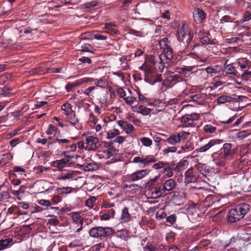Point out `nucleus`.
Here are the masks:
<instances>
[{"label":"nucleus","mask_w":251,"mask_h":251,"mask_svg":"<svg viewBox=\"0 0 251 251\" xmlns=\"http://www.w3.org/2000/svg\"><path fill=\"white\" fill-rule=\"evenodd\" d=\"M140 142L141 143L146 147H150L152 144V140L147 137H143L140 139Z\"/></svg>","instance_id":"de8ad7c7"},{"label":"nucleus","mask_w":251,"mask_h":251,"mask_svg":"<svg viewBox=\"0 0 251 251\" xmlns=\"http://www.w3.org/2000/svg\"><path fill=\"white\" fill-rule=\"evenodd\" d=\"M77 86H78V84H77V82L76 80L73 83H68L65 86V89L68 92H69L72 91L73 88Z\"/></svg>","instance_id":"680f3d73"},{"label":"nucleus","mask_w":251,"mask_h":251,"mask_svg":"<svg viewBox=\"0 0 251 251\" xmlns=\"http://www.w3.org/2000/svg\"><path fill=\"white\" fill-rule=\"evenodd\" d=\"M96 199L95 197H90L87 200L85 205L88 207L89 208H92L93 206V203L96 201Z\"/></svg>","instance_id":"0e129e2a"},{"label":"nucleus","mask_w":251,"mask_h":251,"mask_svg":"<svg viewBox=\"0 0 251 251\" xmlns=\"http://www.w3.org/2000/svg\"><path fill=\"white\" fill-rule=\"evenodd\" d=\"M191 100L197 104H200L203 102V99L201 94H197L190 97Z\"/></svg>","instance_id":"72a5a7b5"},{"label":"nucleus","mask_w":251,"mask_h":251,"mask_svg":"<svg viewBox=\"0 0 251 251\" xmlns=\"http://www.w3.org/2000/svg\"><path fill=\"white\" fill-rule=\"evenodd\" d=\"M144 251H159L157 246L153 242H149L143 247Z\"/></svg>","instance_id":"a878e982"},{"label":"nucleus","mask_w":251,"mask_h":251,"mask_svg":"<svg viewBox=\"0 0 251 251\" xmlns=\"http://www.w3.org/2000/svg\"><path fill=\"white\" fill-rule=\"evenodd\" d=\"M155 73H156V72H155V71L154 70V71H153V73L150 74V75H147L146 77H144V81L150 84L151 85L152 84L151 81H153V80L154 78V76L155 75Z\"/></svg>","instance_id":"49530a36"},{"label":"nucleus","mask_w":251,"mask_h":251,"mask_svg":"<svg viewBox=\"0 0 251 251\" xmlns=\"http://www.w3.org/2000/svg\"><path fill=\"white\" fill-rule=\"evenodd\" d=\"M64 158L60 160H56L54 162L55 167H57L59 171H63V168L70 166L72 164V159L74 158V155L69 151H65L62 153Z\"/></svg>","instance_id":"423d86ee"},{"label":"nucleus","mask_w":251,"mask_h":251,"mask_svg":"<svg viewBox=\"0 0 251 251\" xmlns=\"http://www.w3.org/2000/svg\"><path fill=\"white\" fill-rule=\"evenodd\" d=\"M95 84L97 87L105 88L108 86V82L104 77H102L100 79H96Z\"/></svg>","instance_id":"5701e85b"},{"label":"nucleus","mask_w":251,"mask_h":251,"mask_svg":"<svg viewBox=\"0 0 251 251\" xmlns=\"http://www.w3.org/2000/svg\"><path fill=\"white\" fill-rule=\"evenodd\" d=\"M72 190L73 188L71 187L58 188L55 190L56 193L58 195L70 194L72 193Z\"/></svg>","instance_id":"c85d7f7f"},{"label":"nucleus","mask_w":251,"mask_h":251,"mask_svg":"<svg viewBox=\"0 0 251 251\" xmlns=\"http://www.w3.org/2000/svg\"><path fill=\"white\" fill-rule=\"evenodd\" d=\"M124 129L127 134L130 133L134 129V126L131 124H128L127 123L126 125V126L124 127Z\"/></svg>","instance_id":"69168bd1"},{"label":"nucleus","mask_w":251,"mask_h":251,"mask_svg":"<svg viewBox=\"0 0 251 251\" xmlns=\"http://www.w3.org/2000/svg\"><path fill=\"white\" fill-rule=\"evenodd\" d=\"M75 175V173L74 171L68 170L61 174L57 179L59 180H72L74 178Z\"/></svg>","instance_id":"ddd939ff"},{"label":"nucleus","mask_w":251,"mask_h":251,"mask_svg":"<svg viewBox=\"0 0 251 251\" xmlns=\"http://www.w3.org/2000/svg\"><path fill=\"white\" fill-rule=\"evenodd\" d=\"M164 53H161L159 56V59L161 60H171L173 56V50L171 48L164 50Z\"/></svg>","instance_id":"412c9836"},{"label":"nucleus","mask_w":251,"mask_h":251,"mask_svg":"<svg viewBox=\"0 0 251 251\" xmlns=\"http://www.w3.org/2000/svg\"><path fill=\"white\" fill-rule=\"evenodd\" d=\"M159 61L158 64H157L156 66L158 68L159 71L160 73H162L163 72L164 69L165 68V61H167L166 60H161V59H159Z\"/></svg>","instance_id":"052dcab7"},{"label":"nucleus","mask_w":251,"mask_h":251,"mask_svg":"<svg viewBox=\"0 0 251 251\" xmlns=\"http://www.w3.org/2000/svg\"><path fill=\"white\" fill-rule=\"evenodd\" d=\"M121 64L122 65V68L124 70H126L128 68L127 56L126 55H123L120 58Z\"/></svg>","instance_id":"4c0bfd02"},{"label":"nucleus","mask_w":251,"mask_h":251,"mask_svg":"<svg viewBox=\"0 0 251 251\" xmlns=\"http://www.w3.org/2000/svg\"><path fill=\"white\" fill-rule=\"evenodd\" d=\"M176 220V217L175 214H171L166 218V222L171 225L174 224Z\"/></svg>","instance_id":"13d9d810"},{"label":"nucleus","mask_w":251,"mask_h":251,"mask_svg":"<svg viewBox=\"0 0 251 251\" xmlns=\"http://www.w3.org/2000/svg\"><path fill=\"white\" fill-rule=\"evenodd\" d=\"M221 68L218 65H215L213 67H208L205 69V71L208 74H216L219 73Z\"/></svg>","instance_id":"f704fd0d"},{"label":"nucleus","mask_w":251,"mask_h":251,"mask_svg":"<svg viewBox=\"0 0 251 251\" xmlns=\"http://www.w3.org/2000/svg\"><path fill=\"white\" fill-rule=\"evenodd\" d=\"M46 133L48 135H51L53 134L54 136H56L60 134V131L57 127L50 124L49 125Z\"/></svg>","instance_id":"bb28decb"},{"label":"nucleus","mask_w":251,"mask_h":251,"mask_svg":"<svg viewBox=\"0 0 251 251\" xmlns=\"http://www.w3.org/2000/svg\"><path fill=\"white\" fill-rule=\"evenodd\" d=\"M159 46L161 49L163 50H165V49H167L170 48L169 46V42L168 41V38H163L159 41Z\"/></svg>","instance_id":"e433bc0d"},{"label":"nucleus","mask_w":251,"mask_h":251,"mask_svg":"<svg viewBox=\"0 0 251 251\" xmlns=\"http://www.w3.org/2000/svg\"><path fill=\"white\" fill-rule=\"evenodd\" d=\"M13 156L11 153L3 154L0 156V165L3 166L12 160Z\"/></svg>","instance_id":"4be33fe9"},{"label":"nucleus","mask_w":251,"mask_h":251,"mask_svg":"<svg viewBox=\"0 0 251 251\" xmlns=\"http://www.w3.org/2000/svg\"><path fill=\"white\" fill-rule=\"evenodd\" d=\"M217 140H210L207 144L203 146L196 149L197 152H204L208 151L210 148L217 144Z\"/></svg>","instance_id":"dca6fc26"},{"label":"nucleus","mask_w":251,"mask_h":251,"mask_svg":"<svg viewBox=\"0 0 251 251\" xmlns=\"http://www.w3.org/2000/svg\"><path fill=\"white\" fill-rule=\"evenodd\" d=\"M189 134V133L184 131L181 133H178L176 135L173 134L167 139L166 141L170 145L174 146L180 142L181 138L183 136H185L186 135Z\"/></svg>","instance_id":"9d476101"},{"label":"nucleus","mask_w":251,"mask_h":251,"mask_svg":"<svg viewBox=\"0 0 251 251\" xmlns=\"http://www.w3.org/2000/svg\"><path fill=\"white\" fill-rule=\"evenodd\" d=\"M162 169L163 172H166V175L167 176L171 177L173 176V171L174 170V168L173 169L171 167L170 164L166 162Z\"/></svg>","instance_id":"7c9ffc66"},{"label":"nucleus","mask_w":251,"mask_h":251,"mask_svg":"<svg viewBox=\"0 0 251 251\" xmlns=\"http://www.w3.org/2000/svg\"><path fill=\"white\" fill-rule=\"evenodd\" d=\"M250 209V205L244 203L231 209L228 214V220L230 222H235L243 218Z\"/></svg>","instance_id":"7ed1b4c3"},{"label":"nucleus","mask_w":251,"mask_h":251,"mask_svg":"<svg viewBox=\"0 0 251 251\" xmlns=\"http://www.w3.org/2000/svg\"><path fill=\"white\" fill-rule=\"evenodd\" d=\"M200 118V114L197 113L185 114L181 117L180 122L186 124L185 127H193L195 126L194 122L198 121Z\"/></svg>","instance_id":"0eeeda50"},{"label":"nucleus","mask_w":251,"mask_h":251,"mask_svg":"<svg viewBox=\"0 0 251 251\" xmlns=\"http://www.w3.org/2000/svg\"><path fill=\"white\" fill-rule=\"evenodd\" d=\"M12 245L13 240L11 238H5L0 240V251L10 248Z\"/></svg>","instance_id":"6ab92c4d"},{"label":"nucleus","mask_w":251,"mask_h":251,"mask_svg":"<svg viewBox=\"0 0 251 251\" xmlns=\"http://www.w3.org/2000/svg\"><path fill=\"white\" fill-rule=\"evenodd\" d=\"M129 33L132 34L137 37H142L145 36V33L142 31H137L134 29H130L129 30Z\"/></svg>","instance_id":"bf43d9fd"},{"label":"nucleus","mask_w":251,"mask_h":251,"mask_svg":"<svg viewBox=\"0 0 251 251\" xmlns=\"http://www.w3.org/2000/svg\"><path fill=\"white\" fill-rule=\"evenodd\" d=\"M124 100L127 104L131 105L135 101L136 98L133 97H127L124 98Z\"/></svg>","instance_id":"338daca9"},{"label":"nucleus","mask_w":251,"mask_h":251,"mask_svg":"<svg viewBox=\"0 0 251 251\" xmlns=\"http://www.w3.org/2000/svg\"><path fill=\"white\" fill-rule=\"evenodd\" d=\"M61 109L64 111L65 115L67 116L70 113H72L74 111L72 109L71 104L69 102H66L61 106Z\"/></svg>","instance_id":"2f4dec72"},{"label":"nucleus","mask_w":251,"mask_h":251,"mask_svg":"<svg viewBox=\"0 0 251 251\" xmlns=\"http://www.w3.org/2000/svg\"><path fill=\"white\" fill-rule=\"evenodd\" d=\"M112 232V228L110 227L97 226L91 228L89 233L94 238L107 237L110 236Z\"/></svg>","instance_id":"39448f33"},{"label":"nucleus","mask_w":251,"mask_h":251,"mask_svg":"<svg viewBox=\"0 0 251 251\" xmlns=\"http://www.w3.org/2000/svg\"><path fill=\"white\" fill-rule=\"evenodd\" d=\"M231 147V144L225 143L218 152L212 154V160L217 166H223L228 159L232 158L234 152Z\"/></svg>","instance_id":"f257e3e1"},{"label":"nucleus","mask_w":251,"mask_h":251,"mask_svg":"<svg viewBox=\"0 0 251 251\" xmlns=\"http://www.w3.org/2000/svg\"><path fill=\"white\" fill-rule=\"evenodd\" d=\"M175 186V182L173 179H169L164 183L163 189H165L166 191H172Z\"/></svg>","instance_id":"393cba45"},{"label":"nucleus","mask_w":251,"mask_h":251,"mask_svg":"<svg viewBox=\"0 0 251 251\" xmlns=\"http://www.w3.org/2000/svg\"><path fill=\"white\" fill-rule=\"evenodd\" d=\"M72 217L74 222L75 223H80V225H83V220L81 219V216L78 213H73Z\"/></svg>","instance_id":"ea45409f"},{"label":"nucleus","mask_w":251,"mask_h":251,"mask_svg":"<svg viewBox=\"0 0 251 251\" xmlns=\"http://www.w3.org/2000/svg\"><path fill=\"white\" fill-rule=\"evenodd\" d=\"M195 21L201 22L205 18V15L202 9H197L193 13Z\"/></svg>","instance_id":"aec40b11"},{"label":"nucleus","mask_w":251,"mask_h":251,"mask_svg":"<svg viewBox=\"0 0 251 251\" xmlns=\"http://www.w3.org/2000/svg\"><path fill=\"white\" fill-rule=\"evenodd\" d=\"M251 133L246 130L239 131L236 134V137L239 140H242L249 136Z\"/></svg>","instance_id":"79ce46f5"},{"label":"nucleus","mask_w":251,"mask_h":251,"mask_svg":"<svg viewBox=\"0 0 251 251\" xmlns=\"http://www.w3.org/2000/svg\"><path fill=\"white\" fill-rule=\"evenodd\" d=\"M104 247V244L103 243H100L94 245L92 247V251H100Z\"/></svg>","instance_id":"e2e57ef3"},{"label":"nucleus","mask_w":251,"mask_h":251,"mask_svg":"<svg viewBox=\"0 0 251 251\" xmlns=\"http://www.w3.org/2000/svg\"><path fill=\"white\" fill-rule=\"evenodd\" d=\"M196 64L195 65L194 64L193 66H185V67H182L181 68V70L182 73H183L185 75H186L187 73L188 72H192L193 71V70L196 68Z\"/></svg>","instance_id":"4d7b16f0"},{"label":"nucleus","mask_w":251,"mask_h":251,"mask_svg":"<svg viewBox=\"0 0 251 251\" xmlns=\"http://www.w3.org/2000/svg\"><path fill=\"white\" fill-rule=\"evenodd\" d=\"M144 160L145 166L148 163L155 162L156 161V158L153 155H148L146 156L145 158H144Z\"/></svg>","instance_id":"603ef678"},{"label":"nucleus","mask_w":251,"mask_h":251,"mask_svg":"<svg viewBox=\"0 0 251 251\" xmlns=\"http://www.w3.org/2000/svg\"><path fill=\"white\" fill-rule=\"evenodd\" d=\"M98 4V2L96 1H92L84 4V7L87 9L88 11L91 10L92 8L96 6Z\"/></svg>","instance_id":"864d4df0"},{"label":"nucleus","mask_w":251,"mask_h":251,"mask_svg":"<svg viewBox=\"0 0 251 251\" xmlns=\"http://www.w3.org/2000/svg\"><path fill=\"white\" fill-rule=\"evenodd\" d=\"M115 214V211L113 209H109L108 212L100 216L101 220L107 221L111 218H113Z\"/></svg>","instance_id":"cd10ccee"},{"label":"nucleus","mask_w":251,"mask_h":251,"mask_svg":"<svg viewBox=\"0 0 251 251\" xmlns=\"http://www.w3.org/2000/svg\"><path fill=\"white\" fill-rule=\"evenodd\" d=\"M140 186L136 184H125L123 186V189L127 193L130 194H135L140 189Z\"/></svg>","instance_id":"2eb2a0df"},{"label":"nucleus","mask_w":251,"mask_h":251,"mask_svg":"<svg viewBox=\"0 0 251 251\" xmlns=\"http://www.w3.org/2000/svg\"><path fill=\"white\" fill-rule=\"evenodd\" d=\"M96 89L95 86H90L83 91V94L88 97H94V91Z\"/></svg>","instance_id":"37998d69"},{"label":"nucleus","mask_w":251,"mask_h":251,"mask_svg":"<svg viewBox=\"0 0 251 251\" xmlns=\"http://www.w3.org/2000/svg\"><path fill=\"white\" fill-rule=\"evenodd\" d=\"M11 93V90L7 87L0 88V95L5 97L9 96Z\"/></svg>","instance_id":"3c124183"},{"label":"nucleus","mask_w":251,"mask_h":251,"mask_svg":"<svg viewBox=\"0 0 251 251\" xmlns=\"http://www.w3.org/2000/svg\"><path fill=\"white\" fill-rule=\"evenodd\" d=\"M50 216L51 217V218L49 219L48 221V224L53 226H57L59 223V221L57 217L55 216L52 215H50Z\"/></svg>","instance_id":"09e8293b"},{"label":"nucleus","mask_w":251,"mask_h":251,"mask_svg":"<svg viewBox=\"0 0 251 251\" xmlns=\"http://www.w3.org/2000/svg\"><path fill=\"white\" fill-rule=\"evenodd\" d=\"M139 69L144 72L145 77L153 73V71L155 70L151 65L146 63H144L141 66L139 67Z\"/></svg>","instance_id":"f3484780"},{"label":"nucleus","mask_w":251,"mask_h":251,"mask_svg":"<svg viewBox=\"0 0 251 251\" xmlns=\"http://www.w3.org/2000/svg\"><path fill=\"white\" fill-rule=\"evenodd\" d=\"M94 49L93 46L90 44H84L81 46V50L80 51L81 52H93V50Z\"/></svg>","instance_id":"58836bf2"},{"label":"nucleus","mask_w":251,"mask_h":251,"mask_svg":"<svg viewBox=\"0 0 251 251\" xmlns=\"http://www.w3.org/2000/svg\"><path fill=\"white\" fill-rule=\"evenodd\" d=\"M66 118L67 120L69 122L70 124L74 126L76 129H79L81 128V126L79 123L78 120L76 118V115L75 111L70 113V114L66 116Z\"/></svg>","instance_id":"f8f14e48"},{"label":"nucleus","mask_w":251,"mask_h":251,"mask_svg":"<svg viewBox=\"0 0 251 251\" xmlns=\"http://www.w3.org/2000/svg\"><path fill=\"white\" fill-rule=\"evenodd\" d=\"M250 62L248 60L241 59L238 61L237 64L240 67L241 70H244L248 68Z\"/></svg>","instance_id":"c9c22d12"},{"label":"nucleus","mask_w":251,"mask_h":251,"mask_svg":"<svg viewBox=\"0 0 251 251\" xmlns=\"http://www.w3.org/2000/svg\"><path fill=\"white\" fill-rule=\"evenodd\" d=\"M193 36V32L189 30L185 24H183L177 30L178 40L184 44L186 43L188 45L191 43Z\"/></svg>","instance_id":"20e7f679"},{"label":"nucleus","mask_w":251,"mask_h":251,"mask_svg":"<svg viewBox=\"0 0 251 251\" xmlns=\"http://www.w3.org/2000/svg\"><path fill=\"white\" fill-rule=\"evenodd\" d=\"M83 166L85 171H94L97 168L96 164L91 163L84 164Z\"/></svg>","instance_id":"a18cd8bd"},{"label":"nucleus","mask_w":251,"mask_h":251,"mask_svg":"<svg viewBox=\"0 0 251 251\" xmlns=\"http://www.w3.org/2000/svg\"><path fill=\"white\" fill-rule=\"evenodd\" d=\"M225 70L226 74L228 75H231L233 76H236L237 75V72L231 64H228L225 66Z\"/></svg>","instance_id":"473e14b6"},{"label":"nucleus","mask_w":251,"mask_h":251,"mask_svg":"<svg viewBox=\"0 0 251 251\" xmlns=\"http://www.w3.org/2000/svg\"><path fill=\"white\" fill-rule=\"evenodd\" d=\"M120 134L119 131L117 129L110 130L107 133V138L112 139Z\"/></svg>","instance_id":"c03bdc74"},{"label":"nucleus","mask_w":251,"mask_h":251,"mask_svg":"<svg viewBox=\"0 0 251 251\" xmlns=\"http://www.w3.org/2000/svg\"><path fill=\"white\" fill-rule=\"evenodd\" d=\"M131 220V215L128 212V209L125 207L122 210V214L120 218V221L121 223H127Z\"/></svg>","instance_id":"4468645a"},{"label":"nucleus","mask_w":251,"mask_h":251,"mask_svg":"<svg viewBox=\"0 0 251 251\" xmlns=\"http://www.w3.org/2000/svg\"><path fill=\"white\" fill-rule=\"evenodd\" d=\"M94 34L93 32H85L81 35V39L84 40H93Z\"/></svg>","instance_id":"5fc2aeb1"},{"label":"nucleus","mask_w":251,"mask_h":251,"mask_svg":"<svg viewBox=\"0 0 251 251\" xmlns=\"http://www.w3.org/2000/svg\"><path fill=\"white\" fill-rule=\"evenodd\" d=\"M177 151V148L174 146L166 148L163 150V153L164 155L168 154L169 153H174Z\"/></svg>","instance_id":"6e6d98bb"},{"label":"nucleus","mask_w":251,"mask_h":251,"mask_svg":"<svg viewBox=\"0 0 251 251\" xmlns=\"http://www.w3.org/2000/svg\"><path fill=\"white\" fill-rule=\"evenodd\" d=\"M250 209V205L244 203L231 209L228 214V220L230 222H235L243 218Z\"/></svg>","instance_id":"f03ea898"},{"label":"nucleus","mask_w":251,"mask_h":251,"mask_svg":"<svg viewBox=\"0 0 251 251\" xmlns=\"http://www.w3.org/2000/svg\"><path fill=\"white\" fill-rule=\"evenodd\" d=\"M184 183L186 185L191 183H195L197 181V176L194 174L192 168L188 169L184 174Z\"/></svg>","instance_id":"9b49d317"},{"label":"nucleus","mask_w":251,"mask_h":251,"mask_svg":"<svg viewBox=\"0 0 251 251\" xmlns=\"http://www.w3.org/2000/svg\"><path fill=\"white\" fill-rule=\"evenodd\" d=\"M92 36H93V39H95L97 40H105L107 38L106 36L100 34L97 31H94Z\"/></svg>","instance_id":"8fccbe9b"},{"label":"nucleus","mask_w":251,"mask_h":251,"mask_svg":"<svg viewBox=\"0 0 251 251\" xmlns=\"http://www.w3.org/2000/svg\"><path fill=\"white\" fill-rule=\"evenodd\" d=\"M189 162L187 160H181L174 168V171L178 173L185 170L188 166Z\"/></svg>","instance_id":"a211bd4d"},{"label":"nucleus","mask_w":251,"mask_h":251,"mask_svg":"<svg viewBox=\"0 0 251 251\" xmlns=\"http://www.w3.org/2000/svg\"><path fill=\"white\" fill-rule=\"evenodd\" d=\"M158 178V176H155L154 178L150 179L147 182H146V186L149 187L153 185L157 181Z\"/></svg>","instance_id":"774afa93"},{"label":"nucleus","mask_w":251,"mask_h":251,"mask_svg":"<svg viewBox=\"0 0 251 251\" xmlns=\"http://www.w3.org/2000/svg\"><path fill=\"white\" fill-rule=\"evenodd\" d=\"M149 169H144L136 171L128 176V179L132 181L140 180L148 175L150 173Z\"/></svg>","instance_id":"1a4fd4ad"},{"label":"nucleus","mask_w":251,"mask_h":251,"mask_svg":"<svg viewBox=\"0 0 251 251\" xmlns=\"http://www.w3.org/2000/svg\"><path fill=\"white\" fill-rule=\"evenodd\" d=\"M205 132L209 133H213L216 132V127L210 124H207L203 126Z\"/></svg>","instance_id":"a19ab883"},{"label":"nucleus","mask_w":251,"mask_h":251,"mask_svg":"<svg viewBox=\"0 0 251 251\" xmlns=\"http://www.w3.org/2000/svg\"><path fill=\"white\" fill-rule=\"evenodd\" d=\"M99 139L92 135H88L86 137L85 143L86 144L85 150L95 151L98 149L97 144Z\"/></svg>","instance_id":"6e6552de"},{"label":"nucleus","mask_w":251,"mask_h":251,"mask_svg":"<svg viewBox=\"0 0 251 251\" xmlns=\"http://www.w3.org/2000/svg\"><path fill=\"white\" fill-rule=\"evenodd\" d=\"M233 100V98L226 95L220 96L217 99V102L218 104H223L226 102H230Z\"/></svg>","instance_id":"b1692460"},{"label":"nucleus","mask_w":251,"mask_h":251,"mask_svg":"<svg viewBox=\"0 0 251 251\" xmlns=\"http://www.w3.org/2000/svg\"><path fill=\"white\" fill-rule=\"evenodd\" d=\"M151 111V109H150L143 105H141L138 107L136 112L143 116H147L150 114Z\"/></svg>","instance_id":"c756f323"}]
</instances>
